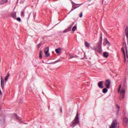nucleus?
<instances>
[{"label": "nucleus", "instance_id": "72a5a7b5", "mask_svg": "<svg viewBox=\"0 0 128 128\" xmlns=\"http://www.w3.org/2000/svg\"><path fill=\"white\" fill-rule=\"evenodd\" d=\"M68 32V30H65L64 32Z\"/></svg>", "mask_w": 128, "mask_h": 128}, {"label": "nucleus", "instance_id": "2f4dec72", "mask_svg": "<svg viewBox=\"0 0 128 128\" xmlns=\"http://www.w3.org/2000/svg\"><path fill=\"white\" fill-rule=\"evenodd\" d=\"M60 62V59L58 60H57L56 61V62Z\"/></svg>", "mask_w": 128, "mask_h": 128}, {"label": "nucleus", "instance_id": "f704fd0d", "mask_svg": "<svg viewBox=\"0 0 128 128\" xmlns=\"http://www.w3.org/2000/svg\"><path fill=\"white\" fill-rule=\"evenodd\" d=\"M60 112H62V108L60 109Z\"/></svg>", "mask_w": 128, "mask_h": 128}, {"label": "nucleus", "instance_id": "6e6552de", "mask_svg": "<svg viewBox=\"0 0 128 128\" xmlns=\"http://www.w3.org/2000/svg\"><path fill=\"white\" fill-rule=\"evenodd\" d=\"M123 122H124V126H128V120L126 118H124Z\"/></svg>", "mask_w": 128, "mask_h": 128}, {"label": "nucleus", "instance_id": "bb28decb", "mask_svg": "<svg viewBox=\"0 0 128 128\" xmlns=\"http://www.w3.org/2000/svg\"><path fill=\"white\" fill-rule=\"evenodd\" d=\"M16 20H17L18 22H21L20 18V17L17 18Z\"/></svg>", "mask_w": 128, "mask_h": 128}, {"label": "nucleus", "instance_id": "f8f14e48", "mask_svg": "<svg viewBox=\"0 0 128 128\" xmlns=\"http://www.w3.org/2000/svg\"><path fill=\"white\" fill-rule=\"evenodd\" d=\"M122 52L124 56V62L126 60V52H124V48H122Z\"/></svg>", "mask_w": 128, "mask_h": 128}, {"label": "nucleus", "instance_id": "dca6fc26", "mask_svg": "<svg viewBox=\"0 0 128 128\" xmlns=\"http://www.w3.org/2000/svg\"><path fill=\"white\" fill-rule=\"evenodd\" d=\"M22 18H24V10H23L21 12V14H20Z\"/></svg>", "mask_w": 128, "mask_h": 128}, {"label": "nucleus", "instance_id": "9d476101", "mask_svg": "<svg viewBox=\"0 0 128 128\" xmlns=\"http://www.w3.org/2000/svg\"><path fill=\"white\" fill-rule=\"evenodd\" d=\"M103 44L104 46H106V44H107L108 46H110V42H108V40L107 39H106V40Z\"/></svg>", "mask_w": 128, "mask_h": 128}, {"label": "nucleus", "instance_id": "a211bd4d", "mask_svg": "<svg viewBox=\"0 0 128 128\" xmlns=\"http://www.w3.org/2000/svg\"><path fill=\"white\" fill-rule=\"evenodd\" d=\"M9 76H10V74H8L6 76V78H4L5 82H7L8 80Z\"/></svg>", "mask_w": 128, "mask_h": 128}, {"label": "nucleus", "instance_id": "2eb2a0df", "mask_svg": "<svg viewBox=\"0 0 128 128\" xmlns=\"http://www.w3.org/2000/svg\"><path fill=\"white\" fill-rule=\"evenodd\" d=\"M103 56H104V58H108V52H104L103 53Z\"/></svg>", "mask_w": 128, "mask_h": 128}, {"label": "nucleus", "instance_id": "393cba45", "mask_svg": "<svg viewBox=\"0 0 128 128\" xmlns=\"http://www.w3.org/2000/svg\"><path fill=\"white\" fill-rule=\"evenodd\" d=\"M42 46V44L40 43L37 46L38 48H40Z\"/></svg>", "mask_w": 128, "mask_h": 128}, {"label": "nucleus", "instance_id": "4be33fe9", "mask_svg": "<svg viewBox=\"0 0 128 128\" xmlns=\"http://www.w3.org/2000/svg\"><path fill=\"white\" fill-rule=\"evenodd\" d=\"M45 56H46V58H48V56H50V53H48V52H44Z\"/></svg>", "mask_w": 128, "mask_h": 128}, {"label": "nucleus", "instance_id": "4468645a", "mask_svg": "<svg viewBox=\"0 0 128 128\" xmlns=\"http://www.w3.org/2000/svg\"><path fill=\"white\" fill-rule=\"evenodd\" d=\"M102 40L98 44V46L100 50L102 48Z\"/></svg>", "mask_w": 128, "mask_h": 128}, {"label": "nucleus", "instance_id": "9b49d317", "mask_svg": "<svg viewBox=\"0 0 128 128\" xmlns=\"http://www.w3.org/2000/svg\"><path fill=\"white\" fill-rule=\"evenodd\" d=\"M8 0H2L0 1V4H7Z\"/></svg>", "mask_w": 128, "mask_h": 128}, {"label": "nucleus", "instance_id": "e433bc0d", "mask_svg": "<svg viewBox=\"0 0 128 128\" xmlns=\"http://www.w3.org/2000/svg\"><path fill=\"white\" fill-rule=\"evenodd\" d=\"M125 46H126V45H125Z\"/></svg>", "mask_w": 128, "mask_h": 128}, {"label": "nucleus", "instance_id": "412c9836", "mask_svg": "<svg viewBox=\"0 0 128 128\" xmlns=\"http://www.w3.org/2000/svg\"><path fill=\"white\" fill-rule=\"evenodd\" d=\"M49 51V48L48 47H47L44 50V52H48Z\"/></svg>", "mask_w": 128, "mask_h": 128}, {"label": "nucleus", "instance_id": "aec40b11", "mask_svg": "<svg viewBox=\"0 0 128 128\" xmlns=\"http://www.w3.org/2000/svg\"><path fill=\"white\" fill-rule=\"evenodd\" d=\"M76 4H72V10H76Z\"/></svg>", "mask_w": 128, "mask_h": 128}, {"label": "nucleus", "instance_id": "0eeeda50", "mask_svg": "<svg viewBox=\"0 0 128 128\" xmlns=\"http://www.w3.org/2000/svg\"><path fill=\"white\" fill-rule=\"evenodd\" d=\"M11 16L12 18L16 20V12H12L11 14Z\"/></svg>", "mask_w": 128, "mask_h": 128}, {"label": "nucleus", "instance_id": "5701e85b", "mask_svg": "<svg viewBox=\"0 0 128 128\" xmlns=\"http://www.w3.org/2000/svg\"><path fill=\"white\" fill-rule=\"evenodd\" d=\"M76 26H74L72 28V31L76 32Z\"/></svg>", "mask_w": 128, "mask_h": 128}, {"label": "nucleus", "instance_id": "c85d7f7f", "mask_svg": "<svg viewBox=\"0 0 128 128\" xmlns=\"http://www.w3.org/2000/svg\"><path fill=\"white\" fill-rule=\"evenodd\" d=\"M116 108H118V110H120V107L118 105H116Z\"/></svg>", "mask_w": 128, "mask_h": 128}, {"label": "nucleus", "instance_id": "39448f33", "mask_svg": "<svg viewBox=\"0 0 128 128\" xmlns=\"http://www.w3.org/2000/svg\"><path fill=\"white\" fill-rule=\"evenodd\" d=\"M98 86L100 88H104V81L98 82Z\"/></svg>", "mask_w": 128, "mask_h": 128}, {"label": "nucleus", "instance_id": "423d86ee", "mask_svg": "<svg viewBox=\"0 0 128 128\" xmlns=\"http://www.w3.org/2000/svg\"><path fill=\"white\" fill-rule=\"evenodd\" d=\"M1 88L4 90V80L1 77Z\"/></svg>", "mask_w": 128, "mask_h": 128}, {"label": "nucleus", "instance_id": "cd10ccee", "mask_svg": "<svg viewBox=\"0 0 128 128\" xmlns=\"http://www.w3.org/2000/svg\"><path fill=\"white\" fill-rule=\"evenodd\" d=\"M126 56L127 58H128V48H126Z\"/></svg>", "mask_w": 128, "mask_h": 128}, {"label": "nucleus", "instance_id": "f257e3e1", "mask_svg": "<svg viewBox=\"0 0 128 128\" xmlns=\"http://www.w3.org/2000/svg\"><path fill=\"white\" fill-rule=\"evenodd\" d=\"M80 120H78V114L77 113L74 120L72 122V124L71 126L74 128V126H76V124H78Z\"/></svg>", "mask_w": 128, "mask_h": 128}, {"label": "nucleus", "instance_id": "7c9ffc66", "mask_svg": "<svg viewBox=\"0 0 128 128\" xmlns=\"http://www.w3.org/2000/svg\"><path fill=\"white\" fill-rule=\"evenodd\" d=\"M120 86H122V85H120L119 88H118V92H120Z\"/></svg>", "mask_w": 128, "mask_h": 128}, {"label": "nucleus", "instance_id": "473e14b6", "mask_svg": "<svg viewBox=\"0 0 128 128\" xmlns=\"http://www.w3.org/2000/svg\"><path fill=\"white\" fill-rule=\"evenodd\" d=\"M2 90H0V96H2Z\"/></svg>", "mask_w": 128, "mask_h": 128}, {"label": "nucleus", "instance_id": "c756f323", "mask_svg": "<svg viewBox=\"0 0 128 128\" xmlns=\"http://www.w3.org/2000/svg\"><path fill=\"white\" fill-rule=\"evenodd\" d=\"M80 18H82V12H81L79 15Z\"/></svg>", "mask_w": 128, "mask_h": 128}, {"label": "nucleus", "instance_id": "1a4fd4ad", "mask_svg": "<svg viewBox=\"0 0 128 128\" xmlns=\"http://www.w3.org/2000/svg\"><path fill=\"white\" fill-rule=\"evenodd\" d=\"M55 52H56V53L58 54H60V52H62V48H58L56 49Z\"/></svg>", "mask_w": 128, "mask_h": 128}, {"label": "nucleus", "instance_id": "f3484780", "mask_svg": "<svg viewBox=\"0 0 128 128\" xmlns=\"http://www.w3.org/2000/svg\"><path fill=\"white\" fill-rule=\"evenodd\" d=\"M84 44L86 48H90V43L88 42H85Z\"/></svg>", "mask_w": 128, "mask_h": 128}, {"label": "nucleus", "instance_id": "ddd939ff", "mask_svg": "<svg viewBox=\"0 0 128 128\" xmlns=\"http://www.w3.org/2000/svg\"><path fill=\"white\" fill-rule=\"evenodd\" d=\"M39 58L42 60V52L40 50L39 52Z\"/></svg>", "mask_w": 128, "mask_h": 128}, {"label": "nucleus", "instance_id": "20e7f679", "mask_svg": "<svg viewBox=\"0 0 128 128\" xmlns=\"http://www.w3.org/2000/svg\"><path fill=\"white\" fill-rule=\"evenodd\" d=\"M105 85L107 88H110V81L109 80H106Z\"/></svg>", "mask_w": 128, "mask_h": 128}, {"label": "nucleus", "instance_id": "c9c22d12", "mask_svg": "<svg viewBox=\"0 0 128 128\" xmlns=\"http://www.w3.org/2000/svg\"><path fill=\"white\" fill-rule=\"evenodd\" d=\"M107 48H108H108H109L108 47Z\"/></svg>", "mask_w": 128, "mask_h": 128}, {"label": "nucleus", "instance_id": "7ed1b4c3", "mask_svg": "<svg viewBox=\"0 0 128 128\" xmlns=\"http://www.w3.org/2000/svg\"><path fill=\"white\" fill-rule=\"evenodd\" d=\"M126 94V90H122L120 92V100H122L124 98V94Z\"/></svg>", "mask_w": 128, "mask_h": 128}, {"label": "nucleus", "instance_id": "b1692460", "mask_svg": "<svg viewBox=\"0 0 128 128\" xmlns=\"http://www.w3.org/2000/svg\"><path fill=\"white\" fill-rule=\"evenodd\" d=\"M69 58H74V56L71 54H69Z\"/></svg>", "mask_w": 128, "mask_h": 128}, {"label": "nucleus", "instance_id": "f03ea898", "mask_svg": "<svg viewBox=\"0 0 128 128\" xmlns=\"http://www.w3.org/2000/svg\"><path fill=\"white\" fill-rule=\"evenodd\" d=\"M120 128V123L116 120H114L110 128Z\"/></svg>", "mask_w": 128, "mask_h": 128}, {"label": "nucleus", "instance_id": "6ab92c4d", "mask_svg": "<svg viewBox=\"0 0 128 128\" xmlns=\"http://www.w3.org/2000/svg\"><path fill=\"white\" fill-rule=\"evenodd\" d=\"M103 94H106L108 92V89L106 88H104L102 90Z\"/></svg>", "mask_w": 128, "mask_h": 128}, {"label": "nucleus", "instance_id": "a878e982", "mask_svg": "<svg viewBox=\"0 0 128 128\" xmlns=\"http://www.w3.org/2000/svg\"><path fill=\"white\" fill-rule=\"evenodd\" d=\"M14 116H16V118H17V120H20V118H19L16 114H14Z\"/></svg>", "mask_w": 128, "mask_h": 128}]
</instances>
